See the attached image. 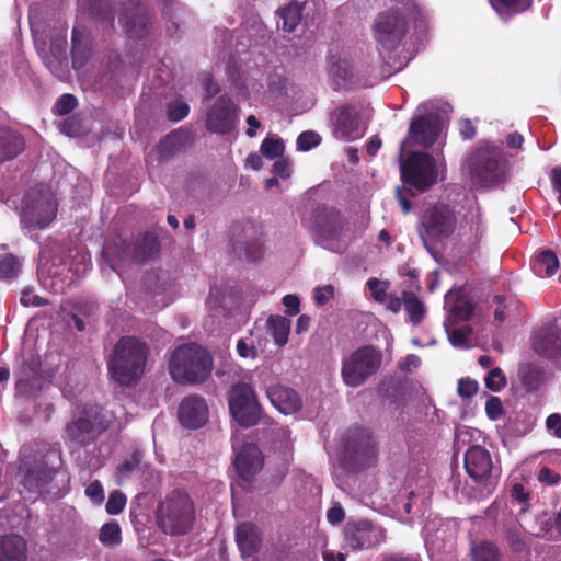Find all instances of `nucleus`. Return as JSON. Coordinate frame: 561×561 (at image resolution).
<instances>
[{
    "label": "nucleus",
    "mask_w": 561,
    "mask_h": 561,
    "mask_svg": "<svg viewBox=\"0 0 561 561\" xmlns=\"http://www.w3.org/2000/svg\"><path fill=\"white\" fill-rule=\"evenodd\" d=\"M207 99H211L220 92L219 84L211 76L205 78L203 82Z\"/></svg>",
    "instance_id": "obj_63"
},
{
    "label": "nucleus",
    "mask_w": 561,
    "mask_h": 561,
    "mask_svg": "<svg viewBox=\"0 0 561 561\" xmlns=\"http://www.w3.org/2000/svg\"><path fill=\"white\" fill-rule=\"evenodd\" d=\"M401 179L420 192L427 191L438 181L434 158L426 152H412L401 164Z\"/></svg>",
    "instance_id": "obj_10"
},
{
    "label": "nucleus",
    "mask_w": 561,
    "mask_h": 561,
    "mask_svg": "<svg viewBox=\"0 0 561 561\" xmlns=\"http://www.w3.org/2000/svg\"><path fill=\"white\" fill-rule=\"evenodd\" d=\"M149 346L136 336H122L114 346L113 355L107 363L111 377L124 387L136 385L142 377Z\"/></svg>",
    "instance_id": "obj_2"
},
{
    "label": "nucleus",
    "mask_w": 561,
    "mask_h": 561,
    "mask_svg": "<svg viewBox=\"0 0 561 561\" xmlns=\"http://www.w3.org/2000/svg\"><path fill=\"white\" fill-rule=\"evenodd\" d=\"M237 352L242 358H256L257 350L253 342H248L247 339H239L237 342Z\"/></svg>",
    "instance_id": "obj_52"
},
{
    "label": "nucleus",
    "mask_w": 561,
    "mask_h": 561,
    "mask_svg": "<svg viewBox=\"0 0 561 561\" xmlns=\"http://www.w3.org/2000/svg\"><path fill=\"white\" fill-rule=\"evenodd\" d=\"M301 7L298 3H289L288 5L279 9L278 14V27L284 32H293L301 21Z\"/></svg>",
    "instance_id": "obj_34"
},
{
    "label": "nucleus",
    "mask_w": 561,
    "mask_h": 561,
    "mask_svg": "<svg viewBox=\"0 0 561 561\" xmlns=\"http://www.w3.org/2000/svg\"><path fill=\"white\" fill-rule=\"evenodd\" d=\"M24 147V139L20 134L8 127H0V162L14 159Z\"/></svg>",
    "instance_id": "obj_28"
},
{
    "label": "nucleus",
    "mask_w": 561,
    "mask_h": 561,
    "mask_svg": "<svg viewBox=\"0 0 561 561\" xmlns=\"http://www.w3.org/2000/svg\"><path fill=\"white\" fill-rule=\"evenodd\" d=\"M273 171L276 175L280 178H289L290 176V167L289 162L286 159H279L275 161L273 165Z\"/></svg>",
    "instance_id": "obj_64"
},
{
    "label": "nucleus",
    "mask_w": 561,
    "mask_h": 561,
    "mask_svg": "<svg viewBox=\"0 0 561 561\" xmlns=\"http://www.w3.org/2000/svg\"><path fill=\"white\" fill-rule=\"evenodd\" d=\"M546 426L557 438H561V414H550L546 420Z\"/></svg>",
    "instance_id": "obj_59"
},
{
    "label": "nucleus",
    "mask_w": 561,
    "mask_h": 561,
    "mask_svg": "<svg viewBox=\"0 0 561 561\" xmlns=\"http://www.w3.org/2000/svg\"><path fill=\"white\" fill-rule=\"evenodd\" d=\"M213 370L210 353L197 343L178 346L169 360L171 378L179 385H198L205 382Z\"/></svg>",
    "instance_id": "obj_3"
},
{
    "label": "nucleus",
    "mask_w": 561,
    "mask_h": 561,
    "mask_svg": "<svg viewBox=\"0 0 561 561\" xmlns=\"http://www.w3.org/2000/svg\"><path fill=\"white\" fill-rule=\"evenodd\" d=\"M180 141V134L178 131H171L159 144L161 154H163L164 152L172 153L174 150H176Z\"/></svg>",
    "instance_id": "obj_51"
},
{
    "label": "nucleus",
    "mask_w": 561,
    "mask_h": 561,
    "mask_svg": "<svg viewBox=\"0 0 561 561\" xmlns=\"http://www.w3.org/2000/svg\"><path fill=\"white\" fill-rule=\"evenodd\" d=\"M472 182L481 187H494L506 180L507 162L503 150L489 141H479L466 160Z\"/></svg>",
    "instance_id": "obj_4"
},
{
    "label": "nucleus",
    "mask_w": 561,
    "mask_h": 561,
    "mask_svg": "<svg viewBox=\"0 0 561 561\" xmlns=\"http://www.w3.org/2000/svg\"><path fill=\"white\" fill-rule=\"evenodd\" d=\"M467 474L477 483L486 482L492 473L493 462L490 453L480 445L470 446L463 457Z\"/></svg>",
    "instance_id": "obj_20"
},
{
    "label": "nucleus",
    "mask_w": 561,
    "mask_h": 561,
    "mask_svg": "<svg viewBox=\"0 0 561 561\" xmlns=\"http://www.w3.org/2000/svg\"><path fill=\"white\" fill-rule=\"evenodd\" d=\"M310 231L317 244L337 252L340 243L348 231V220L335 206L319 205L310 215Z\"/></svg>",
    "instance_id": "obj_5"
},
{
    "label": "nucleus",
    "mask_w": 561,
    "mask_h": 561,
    "mask_svg": "<svg viewBox=\"0 0 561 561\" xmlns=\"http://www.w3.org/2000/svg\"><path fill=\"white\" fill-rule=\"evenodd\" d=\"M439 134L440 126L438 121L431 115H421L411 121L409 127L410 139L407 138L402 141L401 149L410 146V140L413 145L428 149L437 141Z\"/></svg>",
    "instance_id": "obj_18"
},
{
    "label": "nucleus",
    "mask_w": 561,
    "mask_h": 561,
    "mask_svg": "<svg viewBox=\"0 0 561 561\" xmlns=\"http://www.w3.org/2000/svg\"><path fill=\"white\" fill-rule=\"evenodd\" d=\"M381 364L382 353L380 350L373 345L360 346L342 362L343 382L348 387L357 388L376 375Z\"/></svg>",
    "instance_id": "obj_8"
},
{
    "label": "nucleus",
    "mask_w": 561,
    "mask_h": 561,
    "mask_svg": "<svg viewBox=\"0 0 561 561\" xmlns=\"http://www.w3.org/2000/svg\"><path fill=\"white\" fill-rule=\"evenodd\" d=\"M77 106V99L75 95L66 93L62 94L56 102L54 111L58 115H67L72 112Z\"/></svg>",
    "instance_id": "obj_48"
},
{
    "label": "nucleus",
    "mask_w": 561,
    "mask_h": 561,
    "mask_svg": "<svg viewBox=\"0 0 561 561\" xmlns=\"http://www.w3.org/2000/svg\"><path fill=\"white\" fill-rule=\"evenodd\" d=\"M21 264L13 254L0 257V278L12 279L18 276Z\"/></svg>",
    "instance_id": "obj_39"
},
{
    "label": "nucleus",
    "mask_w": 561,
    "mask_h": 561,
    "mask_svg": "<svg viewBox=\"0 0 561 561\" xmlns=\"http://www.w3.org/2000/svg\"><path fill=\"white\" fill-rule=\"evenodd\" d=\"M405 33L407 21L398 10L381 12L375 20L374 37L383 50H394Z\"/></svg>",
    "instance_id": "obj_12"
},
{
    "label": "nucleus",
    "mask_w": 561,
    "mask_h": 561,
    "mask_svg": "<svg viewBox=\"0 0 561 561\" xmlns=\"http://www.w3.org/2000/svg\"><path fill=\"white\" fill-rule=\"evenodd\" d=\"M344 466L347 470L358 472L377 462V444L371 433L362 426L351 427L343 437Z\"/></svg>",
    "instance_id": "obj_7"
},
{
    "label": "nucleus",
    "mask_w": 561,
    "mask_h": 561,
    "mask_svg": "<svg viewBox=\"0 0 561 561\" xmlns=\"http://www.w3.org/2000/svg\"><path fill=\"white\" fill-rule=\"evenodd\" d=\"M473 561H500V551L495 545L485 541L472 551Z\"/></svg>",
    "instance_id": "obj_40"
},
{
    "label": "nucleus",
    "mask_w": 561,
    "mask_h": 561,
    "mask_svg": "<svg viewBox=\"0 0 561 561\" xmlns=\"http://www.w3.org/2000/svg\"><path fill=\"white\" fill-rule=\"evenodd\" d=\"M334 135L339 139L353 140L360 136L358 114L353 105H344L334 115Z\"/></svg>",
    "instance_id": "obj_24"
},
{
    "label": "nucleus",
    "mask_w": 561,
    "mask_h": 561,
    "mask_svg": "<svg viewBox=\"0 0 561 561\" xmlns=\"http://www.w3.org/2000/svg\"><path fill=\"white\" fill-rule=\"evenodd\" d=\"M533 0H490L496 11L507 10L513 13H522L531 5Z\"/></svg>",
    "instance_id": "obj_41"
},
{
    "label": "nucleus",
    "mask_w": 561,
    "mask_h": 561,
    "mask_svg": "<svg viewBox=\"0 0 561 561\" xmlns=\"http://www.w3.org/2000/svg\"><path fill=\"white\" fill-rule=\"evenodd\" d=\"M126 502L127 497L123 492L113 491L110 493L105 510L110 515H117L124 511Z\"/></svg>",
    "instance_id": "obj_43"
},
{
    "label": "nucleus",
    "mask_w": 561,
    "mask_h": 561,
    "mask_svg": "<svg viewBox=\"0 0 561 561\" xmlns=\"http://www.w3.org/2000/svg\"><path fill=\"white\" fill-rule=\"evenodd\" d=\"M179 421L187 428H199L208 420V405L199 396H188L179 407Z\"/></svg>",
    "instance_id": "obj_22"
},
{
    "label": "nucleus",
    "mask_w": 561,
    "mask_h": 561,
    "mask_svg": "<svg viewBox=\"0 0 561 561\" xmlns=\"http://www.w3.org/2000/svg\"><path fill=\"white\" fill-rule=\"evenodd\" d=\"M329 75L333 79L337 88L346 84V81L352 77V69L348 62L337 55L329 57Z\"/></svg>",
    "instance_id": "obj_35"
},
{
    "label": "nucleus",
    "mask_w": 561,
    "mask_h": 561,
    "mask_svg": "<svg viewBox=\"0 0 561 561\" xmlns=\"http://www.w3.org/2000/svg\"><path fill=\"white\" fill-rule=\"evenodd\" d=\"M118 22L129 38L141 39L149 33L151 18L145 10L136 8L125 11Z\"/></svg>",
    "instance_id": "obj_25"
},
{
    "label": "nucleus",
    "mask_w": 561,
    "mask_h": 561,
    "mask_svg": "<svg viewBox=\"0 0 561 561\" xmlns=\"http://www.w3.org/2000/svg\"><path fill=\"white\" fill-rule=\"evenodd\" d=\"M27 542L15 534L0 536V561H26Z\"/></svg>",
    "instance_id": "obj_27"
},
{
    "label": "nucleus",
    "mask_w": 561,
    "mask_h": 561,
    "mask_svg": "<svg viewBox=\"0 0 561 561\" xmlns=\"http://www.w3.org/2000/svg\"><path fill=\"white\" fill-rule=\"evenodd\" d=\"M458 129L463 140H471L476 137L477 129L470 119H461Z\"/></svg>",
    "instance_id": "obj_60"
},
{
    "label": "nucleus",
    "mask_w": 561,
    "mask_h": 561,
    "mask_svg": "<svg viewBox=\"0 0 561 561\" xmlns=\"http://www.w3.org/2000/svg\"><path fill=\"white\" fill-rule=\"evenodd\" d=\"M71 41L72 67L79 70L88 64L91 57V45L85 35L76 27L72 30Z\"/></svg>",
    "instance_id": "obj_30"
},
{
    "label": "nucleus",
    "mask_w": 561,
    "mask_h": 561,
    "mask_svg": "<svg viewBox=\"0 0 561 561\" xmlns=\"http://www.w3.org/2000/svg\"><path fill=\"white\" fill-rule=\"evenodd\" d=\"M154 516L156 525L162 534L181 537L193 530L196 506L186 491L174 489L159 501Z\"/></svg>",
    "instance_id": "obj_1"
},
{
    "label": "nucleus",
    "mask_w": 561,
    "mask_h": 561,
    "mask_svg": "<svg viewBox=\"0 0 561 561\" xmlns=\"http://www.w3.org/2000/svg\"><path fill=\"white\" fill-rule=\"evenodd\" d=\"M321 142V137L313 130L302 131L297 138V149L308 151Z\"/></svg>",
    "instance_id": "obj_45"
},
{
    "label": "nucleus",
    "mask_w": 561,
    "mask_h": 561,
    "mask_svg": "<svg viewBox=\"0 0 561 561\" xmlns=\"http://www.w3.org/2000/svg\"><path fill=\"white\" fill-rule=\"evenodd\" d=\"M160 249L161 244L158 236L147 231L136 242H128L117 237L104 245L102 254L108 261L111 268L116 271L115 261L141 263L157 257Z\"/></svg>",
    "instance_id": "obj_6"
},
{
    "label": "nucleus",
    "mask_w": 561,
    "mask_h": 561,
    "mask_svg": "<svg viewBox=\"0 0 561 561\" xmlns=\"http://www.w3.org/2000/svg\"><path fill=\"white\" fill-rule=\"evenodd\" d=\"M531 268L539 277H550L558 271L559 260L551 250H543L531 261Z\"/></svg>",
    "instance_id": "obj_32"
},
{
    "label": "nucleus",
    "mask_w": 561,
    "mask_h": 561,
    "mask_svg": "<svg viewBox=\"0 0 561 561\" xmlns=\"http://www.w3.org/2000/svg\"><path fill=\"white\" fill-rule=\"evenodd\" d=\"M533 348L538 355L561 364V317L535 333Z\"/></svg>",
    "instance_id": "obj_19"
},
{
    "label": "nucleus",
    "mask_w": 561,
    "mask_h": 561,
    "mask_svg": "<svg viewBox=\"0 0 561 561\" xmlns=\"http://www.w3.org/2000/svg\"><path fill=\"white\" fill-rule=\"evenodd\" d=\"M472 334V328L470 325H463L458 329H454L449 335V342L455 347H463L467 345L468 337Z\"/></svg>",
    "instance_id": "obj_47"
},
{
    "label": "nucleus",
    "mask_w": 561,
    "mask_h": 561,
    "mask_svg": "<svg viewBox=\"0 0 561 561\" xmlns=\"http://www.w3.org/2000/svg\"><path fill=\"white\" fill-rule=\"evenodd\" d=\"M233 465L239 478L250 482L263 466L261 451L257 446L245 444L237 454Z\"/></svg>",
    "instance_id": "obj_23"
},
{
    "label": "nucleus",
    "mask_w": 561,
    "mask_h": 561,
    "mask_svg": "<svg viewBox=\"0 0 561 561\" xmlns=\"http://www.w3.org/2000/svg\"><path fill=\"white\" fill-rule=\"evenodd\" d=\"M473 305L469 300L458 299L451 306V314L457 320L468 321L473 314Z\"/></svg>",
    "instance_id": "obj_44"
},
{
    "label": "nucleus",
    "mask_w": 561,
    "mask_h": 561,
    "mask_svg": "<svg viewBox=\"0 0 561 561\" xmlns=\"http://www.w3.org/2000/svg\"><path fill=\"white\" fill-rule=\"evenodd\" d=\"M334 296V287L327 285L314 289L313 299L319 306L325 305Z\"/></svg>",
    "instance_id": "obj_55"
},
{
    "label": "nucleus",
    "mask_w": 561,
    "mask_h": 561,
    "mask_svg": "<svg viewBox=\"0 0 561 561\" xmlns=\"http://www.w3.org/2000/svg\"><path fill=\"white\" fill-rule=\"evenodd\" d=\"M260 151L265 158L274 160L283 156L285 144L280 138L267 137L262 141Z\"/></svg>",
    "instance_id": "obj_38"
},
{
    "label": "nucleus",
    "mask_w": 561,
    "mask_h": 561,
    "mask_svg": "<svg viewBox=\"0 0 561 561\" xmlns=\"http://www.w3.org/2000/svg\"><path fill=\"white\" fill-rule=\"evenodd\" d=\"M267 332L272 335L277 346H285L290 332V320L283 316H270L267 319Z\"/></svg>",
    "instance_id": "obj_33"
},
{
    "label": "nucleus",
    "mask_w": 561,
    "mask_h": 561,
    "mask_svg": "<svg viewBox=\"0 0 561 561\" xmlns=\"http://www.w3.org/2000/svg\"><path fill=\"white\" fill-rule=\"evenodd\" d=\"M57 206L46 195L28 193L22 204L21 224L28 229L43 230L56 218Z\"/></svg>",
    "instance_id": "obj_13"
},
{
    "label": "nucleus",
    "mask_w": 561,
    "mask_h": 561,
    "mask_svg": "<svg viewBox=\"0 0 561 561\" xmlns=\"http://www.w3.org/2000/svg\"><path fill=\"white\" fill-rule=\"evenodd\" d=\"M266 394L271 403L284 414L295 413L302 405L299 394L294 389L280 383L271 385Z\"/></svg>",
    "instance_id": "obj_26"
},
{
    "label": "nucleus",
    "mask_w": 561,
    "mask_h": 561,
    "mask_svg": "<svg viewBox=\"0 0 561 561\" xmlns=\"http://www.w3.org/2000/svg\"><path fill=\"white\" fill-rule=\"evenodd\" d=\"M504 300L505 298L502 295H495L493 297V304L496 305V308L494 310V319L500 323H502L505 320Z\"/></svg>",
    "instance_id": "obj_61"
},
{
    "label": "nucleus",
    "mask_w": 561,
    "mask_h": 561,
    "mask_svg": "<svg viewBox=\"0 0 561 561\" xmlns=\"http://www.w3.org/2000/svg\"><path fill=\"white\" fill-rule=\"evenodd\" d=\"M386 529L368 519L348 523L345 528V540L353 550H368L386 541Z\"/></svg>",
    "instance_id": "obj_14"
},
{
    "label": "nucleus",
    "mask_w": 561,
    "mask_h": 561,
    "mask_svg": "<svg viewBox=\"0 0 561 561\" xmlns=\"http://www.w3.org/2000/svg\"><path fill=\"white\" fill-rule=\"evenodd\" d=\"M456 227L457 216L455 210L443 203L427 207L420 217V236L424 243L450 237Z\"/></svg>",
    "instance_id": "obj_9"
},
{
    "label": "nucleus",
    "mask_w": 561,
    "mask_h": 561,
    "mask_svg": "<svg viewBox=\"0 0 561 561\" xmlns=\"http://www.w3.org/2000/svg\"><path fill=\"white\" fill-rule=\"evenodd\" d=\"M237 122V106L228 94L220 95L207 113L205 126L208 131L230 134Z\"/></svg>",
    "instance_id": "obj_16"
},
{
    "label": "nucleus",
    "mask_w": 561,
    "mask_h": 561,
    "mask_svg": "<svg viewBox=\"0 0 561 561\" xmlns=\"http://www.w3.org/2000/svg\"><path fill=\"white\" fill-rule=\"evenodd\" d=\"M228 403L232 417L242 427H251L259 423L261 409L250 385L245 382L233 385L229 392Z\"/></svg>",
    "instance_id": "obj_11"
},
{
    "label": "nucleus",
    "mask_w": 561,
    "mask_h": 561,
    "mask_svg": "<svg viewBox=\"0 0 561 561\" xmlns=\"http://www.w3.org/2000/svg\"><path fill=\"white\" fill-rule=\"evenodd\" d=\"M140 459L136 454L133 455V458L124 461L117 467V472L122 478L128 477L138 466Z\"/></svg>",
    "instance_id": "obj_58"
},
{
    "label": "nucleus",
    "mask_w": 561,
    "mask_h": 561,
    "mask_svg": "<svg viewBox=\"0 0 561 561\" xmlns=\"http://www.w3.org/2000/svg\"><path fill=\"white\" fill-rule=\"evenodd\" d=\"M108 427L104 417L98 412H84L77 421L69 423L66 433L69 439L80 446L93 443Z\"/></svg>",
    "instance_id": "obj_15"
},
{
    "label": "nucleus",
    "mask_w": 561,
    "mask_h": 561,
    "mask_svg": "<svg viewBox=\"0 0 561 561\" xmlns=\"http://www.w3.org/2000/svg\"><path fill=\"white\" fill-rule=\"evenodd\" d=\"M345 517L344 510L341 505H334L328 510L327 518L331 524H339Z\"/></svg>",
    "instance_id": "obj_62"
},
{
    "label": "nucleus",
    "mask_w": 561,
    "mask_h": 561,
    "mask_svg": "<svg viewBox=\"0 0 561 561\" xmlns=\"http://www.w3.org/2000/svg\"><path fill=\"white\" fill-rule=\"evenodd\" d=\"M283 305L286 308V312L289 316H296L300 310V300L296 295H285L282 299Z\"/></svg>",
    "instance_id": "obj_57"
},
{
    "label": "nucleus",
    "mask_w": 561,
    "mask_h": 561,
    "mask_svg": "<svg viewBox=\"0 0 561 561\" xmlns=\"http://www.w3.org/2000/svg\"><path fill=\"white\" fill-rule=\"evenodd\" d=\"M484 382L489 390L497 392L506 386L507 380L502 369L496 367L488 373Z\"/></svg>",
    "instance_id": "obj_42"
},
{
    "label": "nucleus",
    "mask_w": 561,
    "mask_h": 561,
    "mask_svg": "<svg viewBox=\"0 0 561 561\" xmlns=\"http://www.w3.org/2000/svg\"><path fill=\"white\" fill-rule=\"evenodd\" d=\"M403 307L409 320L414 325H419L423 321L426 311L425 306L413 291L403 290Z\"/></svg>",
    "instance_id": "obj_36"
},
{
    "label": "nucleus",
    "mask_w": 561,
    "mask_h": 561,
    "mask_svg": "<svg viewBox=\"0 0 561 561\" xmlns=\"http://www.w3.org/2000/svg\"><path fill=\"white\" fill-rule=\"evenodd\" d=\"M85 495L94 503L101 504L104 501V490L100 481L91 482L85 489Z\"/></svg>",
    "instance_id": "obj_53"
},
{
    "label": "nucleus",
    "mask_w": 561,
    "mask_h": 561,
    "mask_svg": "<svg viewBox=\"0 0 561 561\" xmlns=\"http://www.w3.org/2000/svg\"><path fill=\"white\" fill-rule=\"evenodd\" d=\"M236 541L243 556H251L259 549L256 527L251 523H243L236 528Z\"/></svg>",
    "instance_id": "obj_31"
},
{
    "label": "nucleus",
    "mask_w": 561,
    "mask_h": 561,
    "mask_svg": "<svg viewBox=\"0 0 561 561\" xmlns=\"http://www.w3.org/2000/svg\"><path fill=\"white\" fill-rule=\"evenodd\" d=\"M58 474L55 468H51L45 461H36L33 467L28 468L25 472L22 485L35 497L44 493H50V482Z\"/></svg>",
    "instance_id": "obj_21"
},
{
    "label": "nucleus",
    "mask_w": 561,
    "mask_h": 561,
    "mask_svg": "<svg viewBox=\"0 0 561 561\" xmlns=\"http://www.w3.org/2000/svg\"><path fill=\"white\" fill-rule=\"evenodd\" d=\"M15 391L20 396L35 397L42 390L43 374L42 363L38 357L30 356L24 359L14 373Z\"/></svg>",
    "instance_id": "obj_17"
},
{
    "label": "nucleus",
    "mask_w": 561,
    "mask_h": 561,
    "mask_svg": "<svg viewBox=\"0 0 561 561\" xmlns=\"http://www.w3.org/2000/svg\"><path fill=\"white\" fill-rule=\"evenodd\" d=\"M478 382L470 378H461L458 381L457 392L462 398L473 397L478 392Z\"/></svg>",
    "instance_id": "obj_50"
},
{
    "label": "nucleus",
    "mask_w": 561,
    "mask_h": 561,
    "mask_svg": "<svg viewBox=\"0 0 561 561\" xmlns=\"http://www.w3.org/2000/svg\"><path fill=\"white\" fill-rule=\"evenodd\" d=\"M99 540L106 547H115L119 545L122 541V536L118 523L111 522L104 524L100 529Z\"/></svg>",
    "instance_id": "obj_37"
},
{
    "label": "nucleus",
    "mask_w": 561,
    "mask_h": 561,
    "mask_svg": "<svg viewBox=\"0 0 561 561\" xmlns=\"http://www.w3.org/2000/svg\"><path fill=\"white\" fill-rule=\"evenodd\" d=\"M367 286L371 291L373 298L378 302H385L388 296L386 289L381 287V283L377 278H370L367 282Z\"/></svg>",
    "instance_id": "obj_56"
},
{
    "label": "nucleus",
    "mask_w": 561,
    "mask_h": 561,
    "mask_svg": "<svg viewBox=\"0 0 561 561\" xmlns=\"http://www.w3.org/2000/svg\"><path fill=\"white\" fill-rule=\"evenodd\" d=\"M517 377L523 389L529 393L538 391L547 381L546 369L531 363L520 366Z\"/></svg>",
    "instance_id": "obj_29"
},
{
    "label": "nucleus",
    "mask_w": 561,
    "mask_h": 561,
    "mask_svg": "<svg viewBox=\"0 0 561 561\" xmlns=\"http://www.w3.org/2000/svg\"><path fill=\"white\" fill-rule=\"evenodd\" d=\"M485 413L492 421L499 420L504 414L503 404L499 397H490L486 400Z\"/></svg>",
    "instance_id": "obj_49"
},
{
    "label": "nucleus",
    "mask_w": 561,
    "mask_h": 561,
    "mask_svg": "<svg viewBox=\"0 0 561 561\" xmlns=\"http://www.w3.org/2000/svg\"><path fill=\"white\" fill-rule=\"evenodd\" d=\"M190 113V106L185 102H170L167 106V115L171 122H180Z\"/></svg>",
    "instance_id": "obj_46"
},
{
    "label": "nucleus",
    "mask_w": 561,
    "mask_h": 561,
    "mask_svg": "<svg viewBox=\"0 0 561 561\" xmlns=\"http://www.w3.org/2000/svg\"><path fill=\"white\" fill-rule=\"evenodd\" d=\"M538 480L547 485L553 486L561 482V476L549 467H542L538 472Z\"/></svg>",
    "instance_id": "obj_54"
}]
</instances>
